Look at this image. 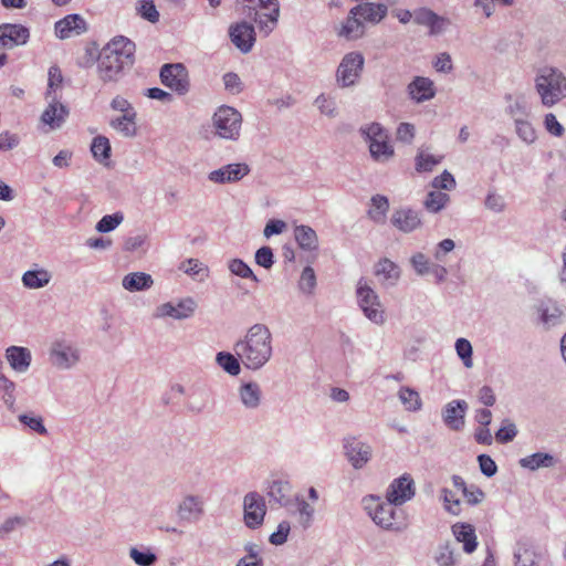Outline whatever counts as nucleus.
Returning <instances> with one entry per match:
<instances>
[{
  "mask_svg": "<svg viewBox=\"0 0 566 566\" xmlns=\"http://www.w3.org/2000/svg\"><path fill=\"white\" fill-rule=\"evenodd\" d=\"M235 354L251 369L262 367L272 355V336L263 324L251 326L244 339L234 346Z\"/></svg>",
  "mask_w": 566,
  "mask_h": 566,
  "instance_id": "nucleus-1",
  "label": "nucleus"
},
{
  "mask_svg": "<svg viewBox=\"0 0 566 566\" xmlns=\"http://www.w3.org/2000/svg\"><path fill=\"white\" fill-rule=\"evenodd\" d=\"M535 87L546 107H552L566 97V77L556 69H543L535 80Z\"/></svg>",
  "mask_w": 566,
  "mask_h": 566,
  "instance_id": "nucleus-2",
  "label": "nucleus"
},
{
  "mask_svg": "<svg viewBox=\"0 0 566 566\" xmlns=\"http://www.w3.org/2000/svg\"><path fill=\"white\" fill-rule=\"evenodd\" d=\"M245 7V14L253 17L260 31L269 35L276 27L280 17L277 0H238Z\"/></svg>",
  "mask_w": 566,
  "mask_h": 566,
  "instance_id": "nucleus-3",
  "label": "nucleus"
},
{
  "mask_svg": "<svg viewBox=\"0 0 566 566\" xmlns=\"http://www.w3.org/2000/svg\"><path fill=\"white\" fill-rule=\"evenodd\" d=\"M30 30L19 23L0 24V67L9 60L8 51L28 43Z\"/></svg>",
  "mask_w": 566,
  "mask_h": 566,
  "instance_id": "nucleus-4",
  "label": "nucleus"
},
{
  "mask_svg": "<svg viewBox=\"0 0 566 566\" xmlns=\"http://www.w3.org/2000/svg\"><path fill=\"white\" fill-rule=\"evenodd\" d=\"M241 124V114L230 106H220L213 115L216 133L226 139H237L240 135Z\"/></svg>",
  "mask_w": 566,
  "mask_h": 566,
  "instance_id": "nucleus-5",
  "label": "nucleus"
},
{
  "mask_svg": "<svg viewBox=\"0 0 566 566\" xmlns=\"http://www.w3.org/2000/svg\"><path fill=\"white\" fill-rule=\"evenodd\" d=\"M394 505L390 502L380 503L378 499L371 497L366 507L377 525L386 530L400 531L406 526L405 518L397 516Z\"/></svg>",
  "mask_w": 566,
  "mask_h": 566,
  "instance_id": "nucleus-6",
  "label": "nucleus"
},
{
  "mask_svg": "<svg viewBox=\"0 0 566 566\" xmlns=\"http://www.w3.org/2000/svg\"><path fill=\"white\" fill-rule=\"evenodd\" d=\"M357 298L358 304L367 318L376 324H382L385 322V311L378 300V295L364 279H360L358 282Z\"/></svg>",
  "mask_w": 566,
  "mask_h": 566,
  "instance_id": "nucleus-7",
  "label": "nucleus"
},
{
  "mask_svg": "<svg viewBox=\"0 0 566 566\" xmlns=\"http://www.w3.org/2000/svg\"><path fill=\"white\" fill-rule=\"evenodd\" d=\"M160 81L179 95H185L190 88L188 71L181 63L165 64L160 70Z\"/></svg>",
  "mask_w": 566,
  "mask_h": 566,
  "instance_id": "nucleus-8",
  "label": "nucleus"
},
{
  "mask_svg": "<svg viewBox=\"0 0 566 566\" xmlns=\"http://www.w3.org/2000/svg\"><path fill=\"white\" fill-rule=\"evenodd\" d=\"M364 133L369 139V150L374 159L385 161L394 155L388 135L379 124L369 125Z\"/></svg>",
  "mask_w": 566,
  "mask_h": 566,
  "instance_id": "nucleus-9",
  "label": "nucleus"
},
{
  "mask_svg": "<svg viewBox=\"0 0 566 566\" xmlns=\"http://www.w3.org/2000/svg\"><path fill=\"white\" fill-rule=\"evenodd\" d=\"M244 523L250 528H256L262 525L266 505L262 495L256 492H250L243 501Z\"/></svg>",
  "mask_w": 566,
  "mask_h": 566,
  "instance_id": "nucleus-10",
  "label": "nucleus"
},
{
  "mask_svg": "<svg viewBox=\"0 0 566 566\" xmlns=\"http://www.w3.org/2000/svg\"><path fill=\"white\" fill-rule=\"evenodd\" d=\"M364 65V57L359 53H348L344 56L337 70V80L343 86L353 85L358 78Z\"/></svg>",
  "mask_w": 566,
  "mask_h": 566,
  "instance_id": "nucleus-11",
  "label": "nucleus"
},
{
  "mask_svg": "<svg viewBox=\"0 0 566 566\" xmlns=\"http://www.w3.org/2000/svg\"><path fill=\"white\" fill-rule=\"evenodd\" d=\"M415 495V483L409 474H403L395 479L389 485L386 494L388 502L395 505H401L411 500Z\"/></svg>",
  "mask_w": 566,
  "mask_h": 566,
  "instance_id": "nucleus-12",
  "label": "nucleus"
},
{
  "mask_svg": "<svg viewBox=\"0 0 566 566\" xmlns=\"http://www.w3.org/2000/svg\"><path fill=\"white\" fill-rule=\"evenodd\" d=\"M87 30L86 21L83 17L76 13L67 14L54 24V32L56 38L61 40L70 39L80 35Z\"/></svg>",
  "mask_w": 566,
  "mask_h": 566,
  "instance_id": "nucleus-13",
  "label": "nucleus"
},
{
  "mask_svg": "<svg viewBox=\"0 0 566 566\" xmlns=\"http://www.w3.org/2000/svg\"><path fill=\"white\" fill-rule=\"evenodd\" d=\"M126 64L115 55L104 50L97 64V73L103 82L116 81Z\"/></svg>",
  "mask_w": 566,
  "mask_h": 566,
  "instance_id": "nucleus-14",
  "label": "nucleus"
},
{
  "mask_svg": "<svg viewBox=\"0 0 566 566\" xmlns=\"http://www.w3.org/2000/svg\"><path fill=\"white\" fill-rule=\"evenodd\" d=\"M230 38L241 52L248 53L255 42L254 28L247 22L237 23L230 29Z\"/></svg>",
  "mask_w": 566,
  "mask_h": 566,
  "instance_id": "nucleus-15",
  "label": "nucleus"
},
{
  "mask_svg": "<svg viewBox=\"0 0 566 566\" xmlns=\"http://www.w3.org/2000/svg\"><path fill=\"white\" fill-rule=\"evenodd\" d=\"M250 169L247 164H230L220 169L213 170L209 175V179L213 182L224 184L241 180L249 174Z\"/></svg>",
  "mask_w": 566,
  "mask_h": 566,
  "instance_id": "nucleus-16",
  "label": "nucleus"
},
{
  "mask_svg": "<svg viewBox=\"0 0 566 566\" xmlns=\"http://www.w3.org/2000/svg\"><path fill=\"white\" fill-rule=\"evenodd\" d=\"M108 53L122 60L124 64L130 65L134 63V55L136 51L135 43L125 36L114 38L105 49Z\"/></svg>",
  "mask_w": 566,
  "mask_h": 566,
  "instance_id": "nucleus-17",
  "label": "nucleus"
},
{
  "mask_svg": "<svg viewBox=\"0 0 566 566\" xmlns=\"http://www.w3.org/2000/svg\"><path fill=\"white\" fill-rule=\"evenodd\" d=\"M391 223L402 232H411L421 226V219L417 211L402 208L392 213Z\"/></svg>",
  "mask_w": 566,
  "mask_h": 566,
  "instance_id": "nucleus-18",
  "label": "nucleus"
},
{
  "mask_svg": "<svg viewBox=\"0 0 566 566\" xmlns=\"http://www.w3.org/2000/svg\"><path fill=\"white\" fill-rule=\"evenodd\" d=\"M51 360L59 368H70L78 360V354L70 345L55 343L51 350Z\"/></svg>",
  "mask_w": 566,
  "mask_h": 566,
  "instance_id": "nucleus-19",
  "label": "nucleus"
},
{
  "mask_svg": "<svg viewBox=\"0 0 566 566\" xmlns=\"http://www.w3.org/2000/svg\"><path fill=\"white\" fill-rule=\"evenodd\" d=\"M350 13L370 23L380 22L387 14V7L381 3L365 2L354 7Z\"/></svg>",
  "mask_w": 566,
  "mask_h": 566,
  "instance_id": "nucleus-20",
  "label": "nucleus"
},
{
  "mask_svg": "<svg viewBox=\"0 0 566 566\" xmlns=\"http://www.w3.org/2000/svg\"><path fill=\"white\" fill-rule=\"evenodd\" d=\"M346 455L355 468H361L370 458V448L356 439L346 440Z\"/></svg>",
  "mask_w": 566,
  "mask_h": 566,
  "instance_id": "nucleus-21",
  "label": "nucleus"
},
{
  "mask_svg": "<svg viewBox=\"0 0 566 566\" xmlns=\"http://www.w3.org/2000/svg\"><path fill=\"white\" fill-rule=\"evenodd\" d=\"M467 407V402L460 400L447 405L443 419L449 428L460 430L463 427Z\"/></svg>",
  "mask_w": 566,
  "mask_h": 566,
  "instance_id": "nucleus-22",
  "label": "nucleus"
},
{
  "mask_svg": "<svg viewBox=\"0 0 566 566\" xmlns=\"http://www.w3.org/2000/svg\"><path fill=\"white\" fill-rule=\"evenodd\" d=\"M6 358L15 371H25L31 364V352L27 347L10 346L6 350Z\"/></svg>",
  "mask_w": 566,
  "mask_h": 566,
  "instance_id": "nucleus-23",
  "label": "nucleus"
},
{
  "mask_svg": "<svg viewBox=\"0 0 566 566\" xmlns=\"http://www.w3.org/2000/svg\"><path fill=\"white\" fill-rule=\"evenodd\" d=\"M69 115V109L61 103L53 102L44 109L41 116L43 124L48 125L50 129L61 127Z\"/></svg>",
  "mask_w": 566,
  "mask_h": 566,
  "instance_id": "nucleus-24",
  "label": "nucleus"
},
{
  "mask_svg": "<svg viewBox=\"0 0 566 566\" xmlns=\"http://www.w3.org/2000/svg\"><path fill=\"white\" fill-rule=\"evenodd\" d=\"M453 535L457 541L463 543L465 553L471 554L478 546L475 531L472 525L465 523H457L452 526Z\"/></svg>",
  "mask_w": 566,
  "mask_h": 566,
  "instance_id": "nucleus-25",
  "label": "nucleus"
},
{
  "mask_svg": "<svg viewBox=\"0 0 566 566\" xmlns=\"http://www.w3.org/2000/svg\"><path fill=\"white\" fill-rule=\"evenodd\" d=\"M409 94L417 102L431 99L434 96L433 82L428 77L418 76L409 84Z\"/></svg>",
  "mask_w": 566,
  "mask_h": 566,
  "instance_id": "nucleus-26",
  "label": "nucleus"
},
{
  "mask_svg": "<svg viewBox=\"0 0 566 566\" xmlns=\"http://www.w3.org/2000/svg\"><path fill=\"white\" fill-rule=\"evenodd\" d=\"M195 306V302L190 298L179 302L177 306H174L171 303H165L158 307V315L178 319L187 318L193 313Z\"/></svg>",
  "mask_w": 566,
  "mask_h": 566,
  "instance_id": "nucleus-27",
  "label": "nucleus"
},
{
  "mask_svg": "<svg viewBox=\"0 0 566 566\" xmlns=\"http://www.w3.org/2000/svg\"><path fill=\"white\" fill-rule=\"evenodd\" d=\"M375 275L384 283L394 284L399 279L400 271L396 263L385 258L375 265Z\"/></svg>",
  "mask_w": 566,
  "mask_h": 566,
  "instance_id": "nucleus-28",
  "label": "nucleus"
},
{
  "mask_svg": "<svg viewBox=\"0 0 566 566\" xmlns=\"http://www.w3.org/2000/svg\"><path fill=\"white\" fill-rule=\"evenodd\" d=\"M452 484L462 493L465 502L470 505L479 504L484 499V493L481 489L473 485L468 486L465 481L459 475L452 476Z\"/></svg>",
  "mask_w": 566,
  "mask_h": 566,
  "instance_id": "nucleus-29",
  "label": "nucleus"
},
{
  "mask_svg": "<svg viewBox=\"0 0 566 566\" xmlns=\"http://www.w3.org/2000/svg\"><path fill=\"white\" fill-rule=\"evenodd\" d=\"M294 237L298 247L303 250L313 251L318 247L317 234L308 226H296Z\"/></svg>",
  "mask_w": 566,
  "mask_h": 566,
  "instance_id": "nucleus-30",
  "label": "nucleus"
},
{
  "mask_svg": "<svg viewBox=\"0 0 566 566\" xmlns=\"http://www.w3.org/2000/svg\"><path fill=\"white\" fill-rule=\"evenodd\" d=\"M357 17L358 15H354L349 12L348 18L337 31L338 36L345 38L346 40H356L363 36L365 28Z\"/></svg>",
  "mask_w": 566,
  "mask_h": 566,
  "instance_id": "nucleus-31",
  "label": "nucleus"
},
{
  "mask_svg": "<svg viewBox=\"0 0 566 566\" xmlns=\"http://www.w3.org/2000/svg\"><path fill=\"white\" fill-rule=\"evenodd\" d=\"M137 113L123 114L111 120V126L125 137H133L137 133Z\"/></svg>",
  "mask_w": 566,
  "mask_h": 566,
  "instance_id": "nucleus-32",
  "label": "nucleus"
},
{
  "mask_svg": "<svg viewBox=\"0 0 566 566\" xmlns=\"http://www.w3.org/2000/svg\"><path fill=\"white\" fill-rule=\"evenodd\" d=\"M153 285V279L144 272L129 273L123 279L124 289L134 292L149 289Z\"/></svg>",
  "mask_w": 566,
  "mask_h": 566,
  "instance_id": "nucleus-33",
  "label": "nucleus"
},
{
  "mask_svg": "<svg viewBox=\"0 0 566 566\" xmlns=\"http://www.w3.org/2000/svg\"><path fill=\"white\" fill-rule=\"evenodd\" d=\"M179 515L184 520L196 521L202 514V502L195 496H187L179 505Z\"/></svg>",
  "mask_w": 566,
  "mask_h": 566,
  "instance_id": "nucleus-34",
  "label": "nucleus"
},
{
  "mask_svg": "<svg viewBox=\"0 0 566 566\" xmlns=\"http://www.w3.org/2000/svg\"><path fill=\"white\" fill-rule=\"evenodd\" d=\"M523 468L536 470L538 468H548L554 464V458L548 453L536 452L520 460Z\"/></svg>",
  "mask_w": 566,
  "mask_h": 566,
  "instance_id": "nucleus-35",
  "label": "nucleus"
},
{
  "mask_svg": "<svg viewBox=\"0 0 566 566\" xmlns=\"http://www.w3.org/2000/svg\"><path fill=\"white\" fill-rule=\"evenodd\" d=\"M389 209L388 199L384 196L377 195L371 198V209L368 214L375 222H384L386 213Z\"/></svg>",
  "mask_w": 566,
  "mask_h": 566,
  "instance_id": "nucleus-36",
  "label": "nucleus"
},
{
  "mask_svg": "<svg viewBox=\"0 0 566 566\" xmlns=\"http://www.w3.org/2000/svg\"><path fill=\"white\" fill-rule=\"evenodd\" d=\"M50 281V275L44 270L28 271L22 276L23 284L29 289H39L46 285Z\"/></svg>",
  "mask_w": 566,
  "mask_h": 566,
  "instance_id": "nucleus-37",
  "label": "nucleus"
},
{
  "mask_svg": "<svg viewBox=\"0 0 566 566\" xmlns=\"http://www.w3.org/2000/svg\"><path fill=\"white\" fill-rule=\"evenodd\" d=\"M92 154L98 161H105L109 158L111 145L109 140L104 136H97L93 139L91 146Z\"/></svg>",
  "mask_w": 566,
  "mask_h": 566,
  "instance_id": "nucleus-38",
  "label": "nucleus"
},
{
  "mask_svg": "<svg viewBox=\"0 0 566 566\" xmlns=\"http://www.w3.org/2000/svg\"><path fill=\"white\" fill-rule=\"evenodd\" d=\"M449 201V196L440 191H430L424 200V207L430 212L440 211Z\"/></svg>",
  "mask_w": 566,
  "mask_h": 566,
  "instance_id": "nucleus-39",
  "label": "nucleus"
},
{
  "mask_svg": "<svg viewBox=\"0 0 566 566\" xmlns=\"http://www.w3.org/2000/svg\"><path fill=\"white\" fill-rule=\"evenodd\" d=\"M217 363L219 366L230 375H238L240 373V364L235 356L229 353H219L217 355Z\"/></svg>",
  "mask_w": 566,
  "mask_h": 566,
  "instance_id": "nucleus-40",
  "label": "nucleus"
},
{
  "mask_svg": "<svg viewBox=\"0 0 566 566\" xmlns=\"http://www.w3.org/2000/svg\"><path fill=\"white\" fill-rule=\"evenodd\" d=\"M136 9L138 14L145 20L151 23L159 21V12L153 0H140Z\"/></svg>",
  "mask_w": 566,
  "mask_h": 566,
  "instance_id": "nucleus-41",
  "label": "nucleus"
},
{
  "mask_svg": "<svg viewBox=\"0 0 566 566\" xmlns=\"http://www.w3.org/2000/svg\"><path fill=\"white\" fill-rule=\"evenodd\" d=\"M442 157H436L430 154L420 151L416 157V170L418 172L431 171L440 161Z\"/></svg>",
  "mask_w": 566,
  "mask_h": 566,
  "instance_id": "nucleus-42",
  "label": "nucleus"
},
{
  "mask_svg": "<svg viewBox=\"0 0 566 566\" xmlns=\"http://www.w3.org/2000/svg\"><path fill=\"white\" fill-rule=\"evenodd\" d=\"M124 220V216L120 212L104 216L96 224L98 232L105 233L114 230Z\"/></svg>",
  "mask_w": 566,
  "mask_h": 566,
  "instance_id": "nucleus-43",
  "label": "nucleus"
},
{
  "mask_svg": "<svg viewBox=\"0 0 566 566\" xmlns=\"http://www.w3.org/2000/svg\"><path fill=\"white\" fill-rule=\"evenodd\" d=\"M229 270L234 275L241 276L243 279L251 277L254 281H258L250 266L240 259L231 260L229 263Z\"/></svg>",
  "mask_w": 566,
  "mask_h": 566,
  "instance_id": "nucleus-44",
  "label": "nucleus"
},
{
  "mask_svg": "<svg viewBox=\"0 0 566 566\" xmlns=\"http://www.w3.org/2000/svg\"><path fill=\"white\" fill-rule=\"evenodd\" d=\"M399 399L409 411H416L421 407L419 391H399Z\"/></svg>",
  "mask_w": 566,
  "mask_h": 566,
  "instance_id": "nucleus-45",
  "label": "nucleus"
},
{
  "mask_svg": "<svg viewBox=\"0 0 566 566\" xmlns=\"http://www.w3.org/2000/svg\"><path fill=\"white\" fill-rule=\"evenodd\" d=\"M442 496L444 509L453 515H459L461 513V502L459 497L449 489L442 490Z\"/></svg>",
  "mask_w": 566,
  "mask_h": 566,
  "instance_id": "nucleus-46",
  "label": "nucleus"
},
{
  "mask_svg": "<svg viewBox=\"0 0 566 566\" xmlns=\"http://www.w3.org/2000/svg\"><path fill=\"white\" fill-rule=\"evenodd\" d=\"M49 78H48V96L51 93H55L56 90L61 88L63 84V75L62 71L59 66L53 65L49 69Z\"/></svg>",
  "mask_w": 566,
  "mask_h": 566,
  "instance_id": "nucleus-47",
  "label": "nucleus"
},
{
  "mask_svg": "<svg viewBox=\"0 0 566 566\" xmlns=\"http://www.w3.org/2000/svg\"><path fill=\"white\" fill-rule=\"evenodd\" d=\"M516 133L527 144H532L536 139V132L532 124L527 120H516Z\"/></svg>",
  "mask_w": 566,
  "mask_h": 566,
  "instance_id": "nucleus-48",
  "label": "nucleus"
},
{
  "mask_svg": "<svg viewBox=\"0 0 566 566\" xmlns=\"http://www.w3.org/2000/svg\"><path fill=\"white\" fill-rule=\"evenodd\" d=\"M455 349L459 357L463 360L467 367L472 365V346L465 338H459L455 343Z\"/></svg>",
  "mask_w": 566,
  "mask_h": 566,
  "instance_id": "nucleus-49",
  "label": "nucleus"
},
{
  "mask_svg": "<svg viewBox=\"0 0 566 566\" xmlns=\"http://www.w3.org/2000/svg\"><path fill=\"white\" fill-rule=\"evenodd\" d=\"M515 566H539L536 560V554L530 548H522L515 553Z\"/></svg>",
  "mask_w": 566,
  "mask_h": 566,
  "instance_id": "nucleus-50",
  "label": "nucleus"
},
{
  "mask_svg": "<svg viewBox=\"0 0 566 566\" xmlns=\"http://www.w3.org/2000/svg\"><path fill=\"white\" fill-rule=\"evenodd\" d=\"M19 420L31 430L38 432L39 434H45L46 429L43 424L42 418L38 416L31 415H20Z\"/></svg>",
  "mask_w": 566,
  "mask_h": 566,
  "instance_id": "nucleus-51",
  "label": "nucleus"
},
{
  "mask_svg": "<svg viewBox=\"0 0 566 566\" xmlns=\"http://www.w3.org/2000/svg\"><path fill=\"white\" fill-rule=\"evenodd\" d=\"M545 129L555 137H562L565 133L564 126L557 120L553 113H548L544 118Z\"/></svg>",
  "mask_w": 566,
  "mask_h": 566,
  "instance_id": "nucleus-52",
  "label": "nucleus"
},
{
  "mask_svg": "<svg viewBox=\"0 0 566 566\" xmlns=\"http://www.w3.org/2000/svg\"><path fill=\"white\" fill-rule=\"evenodd\" d=\"M316 284L315 272L311 266L304 268L301 274L300 287L303 291L311 292Z\"/></svg>",
  "mask_w": 566,
  "mask_h": 566,
  "instance_id": "nucleus-53",
  "label": "nucleus"
},
{
  "mask_svg": "<svg viewBox=\"0 0 566 566\" xmlns=\"http://www.w3.org/2000/svg\"><path fill=\"white\" fill-rule=\"evenodd\" d=\"M255 262L260 266L270 269L273 265V252L270 247H262L255 253Z\"/></svg>",
  "mask_w": 566,
  "mask_h": 566,
  "instance_id": "nucleus-54",
  "label": "nucleus"
},
{
  "mask_svg": "<svg viewBox=\"0 0 566 566\" xmlns=\"http://www.w3.org/2000/svg\"><path fill=\"white\" fill-rule=\"evenodd\" d=\"M517 433L516 427L513 423L502 426L495 433V439L501 443L512 441Z\"/></svg>",
  "mask_w": 566,
  "mask_h": 566,
  "instance_id": "nucleus-55",
  "label": "nucleus"
},
{
  "mask_svg": "<svg viewBox=\"0 0 566 566\" xmlns=\"http://www.w3.org/2000/svg\"><path fill=\"white\" fill-rule=\"evenodd\" d=\"M454 186H455V180H454L453 176L448 171H443L440 176L436 177L432 180V187L436 189L450 190Z\"/></svg>",
  "mask_w": 566,
  "mask_h": 566,
  "instance_id": "nucleus-56",
  "label": "nucleus"
},
{
  "mask_svg": "<svg viewBox=\"0 0 566 566\" xmlns=\"http://www.w3.org/2000/svg\"><path fill=\"white\" fill-rule=\"evenodd\" d=\"M478 461H479L480 470L484 475L490 478L496 473L497 467H496L494 460L490 455L481 454V455H479Z\"/></svg>",
  "mask_w": 566,
  "mask_h": 566,
  "instance_id": "nucleus-57",
  "label": "nucleus"
},
{
  "mask_svg": "<svg viewBox=\"0 0 566 566\" xmlns=\"http://www.w3.org/2000/svg\"><path fill=\"white\" fill-rule=\"evenodd\" d=\"M224 87L231 94H238L242 90V83L238 74L227 73L223 76Z\"/></svg>",
  "mask_w": 566,
  "mask_h": 566,
  "instance_id": "nucleus-58",
  "label": "nucleus"
},
{
  "mask_svg": "<svg viewBox=\"0 0 566 566\" xmlns=\"http://www.w3.org/2000/svg\"><path fill=\"white\" fill-rule=\"evenodd\" d=\"M289 533L290 524L287 522H282L279 524L277 531L271 534L270 542L274 545H282L286 542Z\"/></svg>",
  "mask_w": 566,
  "mask_h": 566,
  "instance_id": "nucleus-59",
  "label": "nucleus"
},
{
  "mask_svg": "<svg viewBox=\"0 0 566 566\" xmlns=\"http://www.w3.org/2000/svg\"><path fill=\"white\" fill-rule=\"evenodd\" d=\"M287 485L282 482H273L270 486L269 495L274 497L279 503L286 504L287 496L285 495V491H287Z\"/></svg>",
  "mask_w": 566,
  "mask_h": 566,
  "instance_id": "nucleus-60",
  "label": "nucleus"
},
{
  "mask_svg": "<svg viewBox=\"0 0 566 566\" xmlns=\"http://www.w3.org/2000/svg\"><path fill=\"white\" fill-rule=\"evenodd\" d=\"M130 557L139 566H149L156 559L154 554L139 552L137 548L130 549Z\"/></svg>",
  "mask_w": 566,
  "mask_h": 566,
  "instance_id": "nucleus-61",
  "label": "nucleus"
},
{
  "mask_svg": "<svg viewBox=\"0 0 566 566\" xmlns=\"http://www.w3.org/2000/svg\"><path fill=\"white\" fill-rule=\"evenodd\" d=\"M413 21L417 24L429 27L430 23H432L433 21H437L436 13L432 12L431 10L420 9L415 12Z\"/></svg>",
  "mask_w": 566,
  "mask_h": 566,
  "instance_id": "nucleus-62",
  "label": "nucleus"
},
{
  "mask_svg": "<svg viewBox=\"0 0 566 566\" xmlns=\"http://www.w3.org/2000/svg\"><path fill=\"white\" fill-rule=\"evenodd\" d=\"M415 136V127L409 123H401L397 128V139L410 143Z\"/></svg>",
  "mask_w": 566,
  "mask_h": 566,
  "instance_id": "nucleus-63",
  "label": "nucleus"
},
{
  "mask_svg": "<svg viewBox=\"0 0 566 566\" xmlns=\"http://www.w3.org/2000/svg\"><path fill=\"white\" fill-rule=\"evenodd\" d=\"M111 106L114 111L120 112L122 114L136 113L132 104L122 96L114 97Z\"/></svg>",
  "mask_w": 566,
  "mask_h": 566,
  "instance_id": "nucleus-64",
  "label": "nucleus"
}]
</instances>
